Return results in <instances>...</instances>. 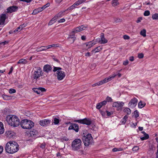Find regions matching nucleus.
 Wrapping results in <instances>:
<instances>
[{"instance_id": "1", "label": "nucleus", "mask_w": 158, "mask_h": 158, "mask_svg": "<svg viewBox=\"0 0 158 158\" xmlns=\"http://www.w3.org/2000/svg\"><path fill=\"white\" fill-rule=\"evenodd\" d=\"M19 146L18 143L14 141L8 142L6 144L5 149L9 153L13 154L17 152L19 149Z\"/></svg>"}, {"instance_id": "2", "label": "nucleus", "mask_w": 158, "mask_h": 158, "mask_svg": "<svg viewBox=\"0 0 158 158\" xmlns=\"http://www.w3.org/2000/svg\"><path fill=\"white\" fill-rule=\"evenodd\" d=\"M6 119L8 124L13 127H17L20 124L19 119L15 115H9L7 116Z\"/></svg>"}, {"instance_id": "3", "label": "nucleus", "mask_w": 158, "mask_h": 158, "mask_svg": "<svg viewBox=\"0 0 158 158\" xmlns=\"http://www.w3.org/2000/svg\"><path fill=\"white\" fill-rule=\"evenodd\" d=\"M20 125L23 128L29 129L33 127L34 126V124L33 122L31 120L25 119L21 121Z\"/></svg>"}, {"instance_id": "4", "label": "nucleus", "mask_w": 158, "mask_h": 158, "mask_svg": "<svg viewBox=\"0 0 158 158\" xmlns=\"http://www.w3.org/2000/svg\"><path fill=\"white\" fill-rule=\"evenodd\" d=\"M72 149L74 151H77L81 148V141L79 139H76L72 143Z\"/></svg>"}, {"instance_id": "5", "label": "nucleus", "mask_w": 158, "mask_h": 158, "mask_svg": "<svg viewBox=\"0 0 158 158\" xmlns=\"http://www.w3.org/2000/svg\"><path fill=\"white\" fill-rule=\"evenodd\" d=\"M82 139L85 145L86 146H88L91 143L93 138L91 134L89 133L86 135L83 136Z\"/></svg>"}, {"instance_id": "6", "label": "nucleus", "mask_w": 158, "mask_h": 158, "mask_svg": "<svg viewBox=\"0 0 158 158\" xmlns=\"http://www.w3.org/2000/svg\"><path fill=\"white\" fill-rule=\"evenodd\" d=\"M74 122L81 124H85L87 125H90L91 124L92 122L90 119L87 118L83 119L75 120L74 121Z\"/></svg>"}, {"instance_id": "7", "label": "nucleus", "mask_w": 158, "mask_h": 158, "mask_svg": "<svg viewBox=\"0 0 158 158\" xmlns=\"http://www.w3.org/2000/svg\"><path fill=\"white\" fill-rule=\"evenodd\" d=\"M42 70L40 67L37 68V69L35 70L33 74V77L34 79L37 80L40 76H42Z\"/></svg>"}, {"instance_id": "8", "label": "nucleus", "mask_w": 158, "mask_h": 158, "mask_svg": "<svg viewBox=\"0 0 158 158\" xmlns=\"http://www.w3.org/2000/svg\"><path fill=\"white\" fill-rule=\"evenodd\" d=\"M86 0H78L77 2H75L73 5H72L69 7L66 10L67 11L68 10H73L77 6H78L79 5L82 4V3L85 2Z\"/></svg>"}, {"instance_id": "9", "label": "nucleus", "mask_w": 158, "mask_h": 158, "mask_svg": "<svg viewBox=\"0 0 158 158\" xmlns=\"http://www.w3.org/2000/svg\"><path fill=\"white\" fill-rule=\"evenodd\" d=\"M51 123V120L48 119H44L40 120L39 122V124L42 126L46 127L49 125Z\"/></svg>"}, {"instance_id": "10", "label": "nucleus", "mask_w": 158, "mask_h": 158, "mask_svg": "<svg viewBox=\"0 0 158 158\" xmlns=\"http://www.w3.org/2000/svg\"><path fill=\"white\" fill-rule=\"evenodd\" d=\"M57 77L58 80H61L65 77V73L64 71L58 70L56 72Z\"/></svg>"}, {"instance_id": "11", "label": "nucleus", "mask_w": 158, "mask_h": 158, "mask_svg": "<svg viewBox=\"0 0 158 158\" xmlns=\"http://www.w3.org/2000/svg\"><path fill=\"white\" fill-rule=\"evenodd\" d=\"M18 7L16 6H10L7 8V12L8 13H11L16 12L18 10Z\"/></svg>"}, {"instance_id": "12", "label": "nucleus", "mask_w": 158, "mask_h": 158, "mask_svg": "<svg viewBox=\"0 0 158 158\" xmlns=\"http://www.w3.org/2000/svg\"><path fill=\"white\" fill-rule=\"evenodd\" d=\"M71 125L69 127V130H73L76 132H78L79 131V126L77 124L70 123Z\"/></svg>"}, {"instance_id": "13", "label": "nucleus", "mask_w": 158, "mask_h": 158, "mask_svg": "<svg viewBox=\"0 0 158 158\" xmlns=\"http://www.w3.org/2000/svg\"><path fill=\"white\" fill-rule=\"evenodd\" d=\"M137 101V99L136 98H134L131 99L129 103V106L132 108L134 107L136 105Z\"/></svg>"}, {"instance_id": "14", "label": "nucleus", "mask_w": 158, "mask_h": 158, "mask_svg": "<svg viewBox=\"0 0 158 158\" xmlns=\"http://www.w3.org/2000/svg\"><path fill=\"white\" fill-rule=\"evenodd\" d=\"M124 105V103L122 102H116L113 103L112 106L113 107L122 108Z\"/></svg>"}, {"instance_id": "15", "label": "nucleus", "mask_w": 158, "mask_h": 158, "mask_svg": "<svg viewBox=\"0 0 158 158\" xmlns=\"http://www.w3.org/2000/svg\"><path fill=\"white\" fill-rule=\"evenodd\" d=\"M32 90L35 92L36 93L38 94H40L41 92H45L46 91V89L45 88L42 87L33 88Z\"/></svg>"}, {"instance_id": "16", "label": "nucleus", "mask_w": 158, "mask_h": 158, "mask_svg": "<svg viewBox=\"0 0 158 158\" xmlns=\"http://www.w3.org/2000/svg\"><path fill=\"white\" fill-rule=\"evenodd\" d=\"M6 18V14H2L0 16V25H4L5 20Z\"/></svg>"}, {"instance_id": "17", "label": "nucleus", "mask_w": 158, "mask_h": 158, "mask_svg": "<svg viewBox=\"0 0 158 158\" xmlns=\"http://www.w3.org/2000/svg\"><path fill=\"white\" fill-rule=\"evenodd\" d=\"M100 40L99 41V42L100 44H105L107 42V40L104 38V34L102 33L101 34Z\"/></svg>"}, {"instance_id": "18", "label": "nucleus", "mask_w": 158, "mask_h": 158, "mask_svg": "<svg viewBox=\"0 0 158 158\" xmlns=\"http://www.w3.org/2000/svg\"><path fill=\"white\" fill-rule=\"evenodd\" d=\"M68 12H67V10H65L63 11H61L59 12L58 14H57L55 17L57 19L58 18H60L63 15H64L68 13Z\"/></svg>"}, {"instance_id": "19", "label": "nucleus", "mask_w": 158, "mask_h": 158, "mask_svg": "<svg viewBox=\"0 0 158 158\" xmlns=\"http://www.w3.org/2000/svg\"><path fill=\"white\" fill-rule=\"evenodd\" d=\"M52 69V67L49 65L47 64L44 66V72L48 73Z\"/></svg>"}, {"instance_id": "20", "label": "nucleus", "mask_w": 158, "mask_h": 158, "mask_svg": "<svg viewBox=\"0 0 158 158\" xmlns=\"http://www.w3.org/2000/svg\"><path fill=\"white\" fill-rule=\"evenodd\" d=\"M141 132L143 134V136L140 138L142 140H144L148 139L149 136L148 134L146 133L144 131H142Z\"/></svg>"}, {"instance_id": "21", "label": "nucleus", "mask_w": 158, "mask_h": 158, "mask_svg": "<svg viewBox=\"0 0 158 158\" xmlns=\"http://www.w3.org/2000/svg\"><path fill=\"white\" fill-rule=\"evenodd\" d=\"M4 132V129L2 123L0 122V134H2Z\"/></svg>"}, {"instance_id": "22", "label": "nucleus", "mask_w": 158, "mask_h": 158, "mask_svg": "<svg viewBox=\"0 0 158 158\" xmlns=\"http://www.w3.org/2000/svg\"><path fill=\"white\" fill-rule=\"evenodd\" d=\"M128 117L127 115H125L123 118L122 119L120 122L122 124H125L127 121Z\"/></svg>"}, {"instance_id": "23", "label": "nucleus", "mask_w": 158, "mask_h": 158, "mask_svg": "<svg viewBox=\"0 0 158 158\" xmlns=\"http://www.w3.org/2000/svg\"><path fill=\"white\" fill-rule=\"evenodd\" d=\"M42 11V9H41L40 7H39L37 9H35L34 10H33L32 14L33 15H35V14H37L38 13H39L40 12Z\"/></svg>"}, {"instance_id": "24", "label": "nucleus", "mask_w": 158, "mask_h": 158, "mask_svg": "<svg viewBox=\"0 0 158 158\" xmlns=\"http://www.w3.org/2000/svg\"><path fill=\"white\" fill-rule=\"evenodd\" d=\"M102 48L101 46H99L93 50L92 51H95V53H96L101 51L102 50Z\"/></svg>"}, {"instance_id": "25", "label": "nucleus", "mask_w": 158, "mask_h": 158, "mask_svg": "<svg viewBox=\"0 0 158 158\" xmlns=\"http://www.w3.org/2000/svg\"><path fill=\"white\" fill-rule=\"evenodd\" d=\"M116 76V75L115 74H113L112 75L109 76L108 77L106 78L107 81L108 82L110 81L112 79L114 78Z\"/></svg>"}, {"instance_id": "26", "label": "nucleus", "mask_w": 158, "mask_h": 158, "mask_svg": "<svg viewBox=\"0 0 158 158\" xmlns=\"http://www.w3.org/2000/svg\"><path fill=\"white\" fill-rule=\"evenodd\" d=\"M24 27H25V26H24V24L20 25L19 27H18L15 30H14V32H15L17 31H19L22 30Z\"/></svg>"}, {"instance_id": "27", "label": "nucleus", "mask_w": 158, "mask_h": 158, "mask_svg": "<svg viewBox=\"0 0 158 158\" xmlns=\"http://www.w3.org/2000/svg\"><path fill=\"white\" fill-rule=\"evenodd\" d=\"M46 46H42L39 48H37L36 51L37 52H41L42 51H45L46 50Z\"/></svg>"}, {"instance_id": "28", "label": "nucleus", "mask_w": 158, "mask_h": 158, "mask_svg": "<svg viewBox=\"0 0 158 158\" xmlns=\"http://www.w3.org/2000/svg\"><path fill=\"white\" fill-rule=\"evenodd\" d=\"M56 19H57L55 16L48 23V25H52L54 23H55L56 21Z\"/></svg>"}, {"instance_id": "29", "label": "nucleus", "mask_w": 158, "mask_h": 158, "mask_svg": "<svg viewBox=\"0 0 158 158\" xmlns=\"http://www.w3.org/2000/svg\"><path fill=\"white\" fill-rule=\"evenodd\" d=\"M123 112L124 113H126L127 115H129L131 113V110L128 108H125L123 110Z\"/></svg>"}, {"instance_id": "30", "label": "nucleus", "mask_w": 158, "mask_h": 158, "mask_svg": "<svg viewBox=\"0 0 158 158\" xmlns=\"http://www.w3.org/2000/svg\"><path fill=\"white\" fill-rule=\"evenodd\" d=\"M145 103L142 102L141 101H140L138 103V106L140 108H143L145 106Z\"/></svg>"}, {"instance_id": "31", "label": "nucleus", "mask_w": 158, "mask_h": 158, "mask_svg": "<svg viewBox=\"0 0 158 158\" xmlns=\"http://www.w3.org/2000/svg\"><path fill=\"white\" fill-rule=\"evenodd\" d=\"M27 62L26 59H22L19 60L17 63L26 64L27 63Z\"/></svg>"}, {"instance_id": "32", "label": "nucleus", "mask_w": 158, "mask_h": 158, "mask_svg": "<svg viewBox=\"0 0 158 158\" xmlns=\"http://www.w3.org/2000/svg\"><path fill=\"white\" fill-rule=\"evenodd\" d=\"M94 44L93 42L90 41L86 43V46L87 48H89L93 46Z\"/></svg>"}, {"instance_id": "33", "label": "nucleus", "mask_w": 158, "mask_h": 158, "mask_svg": "<svg viewBox=\"0 0 158 158\" xmlns=\"http://www.w3.org/2000/svg\"><path fill=\"white\" fill-rule=\"evenodd\" d=\"M53 120H54L53 122H54V124H55V125L58 124L59 123L60 120H59V119L57 118L56 117H54L53 118Z\"/></svg>"}, {"instance_id": "34", "label": "nucleus", "mask_w": 158, "mask_h": 158, "mask_svg": "<svg viewBox=\"0 0 158 158\" xmlns=\"http://www.w3.org/2000/svg\"><path fill=\"white\" fill-rule=\"evenodd\" d=\"M3 98L6 100H8L10 99L11 96L6 95H2V96Z\"/></svg>"}, {"instance_id": "35", "label": "nucleus", "mask_w": 158, "mask_h": 158, "mask_svg": "<svg viewBox=\"0 0 158 158\" xmlns=\"http://www.w3.org/2000/svg\"><path fill=\"white\" fill-rule=\"evenodd\" d=\"M146 30L145 29H143L140 32V34L143 36V37H145L146 36Z\"/></svg>"}, {"instance_id": "36", "label": "nucleus", "mask_w": 158, "mask_h": 158, "mask_svg": "<svg viewBox=\"0 0 158 158\" xmlns=\"http://www.w3.org/2000/svg\"><path fill=\"white\" fill-rule=\"evenodd\" d=\"M118 0H113L112 1V4L113 6H115L119 4Z\"/></svg>"}, {"instance_id": "37", "label": "nucleus", "mask_w": 158, "mask_h": 158, "mask_svg": "<svg viewBox=\"0 0 158 158\" xmlns=\"http://www.w3.org/2000/svg\"><path fill=\"white\" fill-rule=\"evenodd\" d=\"M80 31V29H79V28L78 27H77L73 30L72 31V32L73 33H77L78 32Z\"/></svg>"}, {"instance_id": "38", "label": "nucleus", "mask_w": 158, "mask_h": 158, "mask_svg": "<svg viewBox=\"0 0 158 158\" xmlns=\"http://www.w3.org/2000/svg\"><path fill=\"white\" fill-rule=\"evenodd\" d=\"M78 27L79 28V29H80V31L85 30L87 27V26L85 25H82Z\"/></svg>"}, {"instance_id": "39", "label": "nucleus", "mask_w": 158, "mask_h": 158, "mask_svg": "<svg viewBox=\"0 0 158 158\" xmlns=\"http://www.w3.org/2000/svg\"><path fill=\"white\" fill-rule=\"evenodd\" d=\"M152 18L153 19H158V13H155L153 14Z\"/></svg>"}, {"instance_id": "40", "label": "nucleus", "mask_w": 158, "mask_h": 158, "mask_svg": "<svg viewBox=\"0 0 158 158\" xmlns=\"http://www.w3.org/2000/svg\"><path fill=\"white\" fill-rule=\"evenodd\" d=\"M73 36V35H72V36H71V35H70V37H69V40L70 41H71L72 43L74 42L76 38L75 37L72 36Z\"/></svg>"}, {"instance_id": "41", "label": "nucleus", "mask_w": 158, "mask_h": 158, "mask_svg": "<svg viewBox=\"0 0 158 158\" xmlns=\"http://www.w3.org/2000/svg\"><path fill=\"white\" fill-rule=\"evenodd\" d=\"M69 140V139H68L66 136H63L61 138H60V140L62 142H63L64 141H67Z\"/></svg>"}, {"instance_id": "42", "label": "nucleus", "mask_w": 158, "mask_h": 158, "mask_svg": "<svg viewBox=\"0 0 158 158\" xmlns=\"http://www.w3.org/2000/svg\"><path fill=\"white\" fill-rule=\"evenodd\" d=\"M36 133V131L34 130L30 131V134L31 136H32L35 135Z\"/></svg>"}, {"instance_id": "43", "label": "nucleus", "mask_w": 158, "mask_h": 158, "mask_svg": "<svg viewBox=\"0 0 158 158\" xmlns=\"http://www.w3.org/2000/svg\"><path fill=\"white\" fill-rule=\"evenodd\" d=\"M106 102H113L112 98L109 96H107L105 100Z\"/></svg>"}, {"instance_id": "44", "label": "nucleus", "mask_w": 158, "mask_h": 158, "mask_svg": "<svg viewBox=\"0 0 158 158\" xmlns=\"http://www.w3.org/2000/svg\"><path fill=\"white\" fill-rule=\"evenodd\" d=\"M61 68L60 67H57L54 66V69L53 70V72H55L56 71H58V70H61Z\"/></svg>"}, {"instance_id": "45", "label": "nucleus", "mask_w": 158, "mask_h": 158, "mask_svg": "<svg viewBox=\"0 0 158 158\" xmlns=\"http://www.w3.org/2000/svg\"><path fill=\"white\" fill-rule=\"evenodd\" d=\"M50 5L49 3H48L45 5L44 6H43L40 7L41 9H42V11L44 10L45 8L49 6Z\"/></svg>"}, {"instance_id": "46", "label": "nucleus", "mask_w": 158, "mask_h": 158, "mask_svg": "<svg viewBox=\"0 0 158 158\" xmlns=\"http://www.w3.org/2000/svg\"><path fill=\"white\" fill-rule=\"evenodd\" d=\"M134 113V115L135 118H137L139 116V112L137 110L135 111Z\"/></svg>"}, {"instance_id": "47", "label": "nucleus", "mask_w": 158, "mask_h": 158, "mask_svg": "<svg viewBox=\"0 0 158 158\" xmlns=\"http://www.w3.org/2000/svg\"><path fill=\"white\" fill-rule=\"evenodd\" d=\"M150 12L149 10H146L144 12L143 15L145 16H148L150 15Z\"/></svg>"}, {"instance_id": "48", "label": "nucleus", "mask_w": 158, "mask_h": 158, "mask_svg": "<svg viewBox=\"0 0 158 158\" xmlns=\"http://www.w3.org/2000/svg\"><path fill=\"white\" fill-rule=\"evenodd\" d=\"M16 92V90L13 89H10L9 90V93L10 94L15 93Z\"/></svg>"}, {"instance_id": "49", "label": "nucleus", "mask_w": 158, "mask_h": 158, "mask_svg": "<svg viewBox=\"0 0 158 158\" xmlns=\"http://www.w3.org/2000/svg\"><path fill=\"white\" fill-rule=\"evenodd\" d=\"M102 106L101 104H100V103H98L96 106V108L98 109H100L101 107H102Z\"/></svg>"}, {"instance_id": "50", "label": "nucleus", "mask_w": 158, "mask_h": 158, "mask_svg": "<svg viewBox=\"0 0 158 158\" xmlns=\"http://www.w3.org/2000/svg\"><path fill=\"white\" fill-rule=\"evenodd\" d=\"M100 113L102 114V116L103 117H105L106 116V112L105 111H102L101 110H100Z\"/></svg>"}, {"instance_id": "51", "label": "nucleus", "mask_w": 158, "mask_h": 158, "mask_svg": "<svg viewBox=\"0 0 158 158\" xmlns=\"http://www.w3.org/2000/svg\"><path fill=\"white\" fill-rule=\"evenodd\" d=\"M40 147L43 149H44L45 147V143H43L41 144L40 146Z\"/></svg>"}, {"instance_id": "52", "label": "nucleus", "mask_w": 158, "mask_h": 158, "mask_svg": "<svg viewBox=\"0 0 158 158\" xmlns=\"http://www.w3.org/2000/svg\"><path fill=\"white\" fill-rule=\"evenodd\" d=\"M103 84H104V83L102 80L96 83L97 85L98 86L102 85Z\"/></svg>"}, {"instance_id": "53", "label": "nucleus", "mask_w": 158, "mask_h": 158, "mask_svg": "<svg viewBox=\"0 0 158 158\" xmlns=\"http://www.w3.org/2000/svg\"><path fill=\"white\" fill-rule=\"evenodd\" d=\"M123 38L124 40H129L130 38L128 35H125L123 36Z\"/></svg>"}, {"instance_id": "54", "label": "nucleus", "mask_w": 158, "mask_h": 158, "mask_svg": "<svg viewBox=\"0 0 158 158\" xmlns=\"http://www.w3.org/2000/svg\"><path fill=\"white\" fill-rule=\"evenodd\" d=\"M138 57L140 59L142 58L143 57V54L142 53L139 54L138 55Z\"/></svg>"}, {"instance_id": "55", "label": "nucleus", "mask_w": 158, "mask_h": 158, "mask_svg": "<svg viewBox=\"0 0 158 158\" xmlns=\"http://www.w3.org/2000/svg\"><path fill=\"white\" fill-rule=\"evenodd\" d=\"M114 21L116 23H118L121 21V20L119 18H115L114 19Z\"/></svg>"}, {"instance_id": "56", "label": "nucleus", "mask_w": 158, "mask_h": 158, "mask_svg": "<svg viewBox=\"0 0 158 158\" xmlns=\"http://www.w3.org/2000/svg\"><path fill=\"white\" fill-rule=\"evenodd\" d=\"M139 149V148L138 146H135L132 148L133 151H136L138 150Z\"/></svg>"}, {"instance_id": "57", "label": "nucleus", "mask_w": 158, "mask_h": 158, "mask_svg": "<svg viewBox=\"0 0 158 158\" xmlns=\"http://www.w3.org/2000/svg\"><path fill=\"white\" fill-rule=\"evenodd\" d=\"M65 21V19H64L63 18V19H60L58 21V22L59 23H63V22H64Z\"/></svg>"}, {"instance_id": "58", "label": "nucleus", "mask_w": 158, "mask_h": 158, "mask_svg": "<svg viewBox=\"0 0 158 158\" xmlns=\"http://www.w3.org/2000/svg\"><path fill=\"white\" fill-rule=\"evenodd\" d=\"M3 148L2 146L0 145V154L3 152Z\"/></svg>"}, {"instance_id": "59", "label": "nucleus", "mask_w": 158, "mask_h": 158, "mask_svg": "<svg viewBox=\"0 0 158 158\" xmlns=\"http://www.w3.org/2000/svg\"><path fill=\"white\" fill-rule=\"evenodd\" d=\"M106 100H104L103 101V102H100V104L102 105V106L104 105H105L106 104Z\"/></svg>"}, {"instance_id": "60", "label": "nucleus", "mask_w": 158, "mask_h": 158, "mask_svg": "<svg viewBox=\"0 0 158 158\" xmlns=\"http://www.w3.org/2000/svg\"><path fill=\"white\" fill-rule=\"evenodd\" d=\"M20 1L24 2H27V3H29L31 2L32 0H19Z\"/></svg>"}, {"instance_id": "61", "label": "nucleus", "mask_w": 158, "mask_h": 158, "mask_svg": "<svg viewBox=\"0 0 158 158\" xmlns=\"http://www.w3.org/2000/svg\"><path fill=\"white\" fill-rule=\"evenodd\" d=\"M13 70V67L12 66V67H11L10 68V71L8 73V74H10L11 73Z\"/></svg>"}, {"instance_id": "62", "label": "nucleus", "mask_w": 158, "mask_h": 158, "mask_svg": "<svg viewBox=\"0 0 158 158\" xmlns=\"http://www.w3.org/2000/svg\"><path fill=\"white\" fill-rule=\"evenodd\" d=\"M106 112L107 113V116H109L111 115V113L110 112L108 111L107 110L106 111Z\"/></svg>"}, {"instance_id": "63", "label": "nucleus", "mask_w": 158, "mask_h": 158, "mask_svg": "<svg viewBox=\"0 0 158 158\" xmlns=\"http://www.w3.org/2000/svg\"><path fill=\"white\" fill-rule=\"evenodd\" d=\"M129 60L131 61H133L134 60V57L133 56H130L129 57Z\"/></svg>"}, {"instance_id": "64", "label": "nucleus", "mask_w": 158, "mask_h": 158, "mask_svg": "<svg viewBox=\"0 0 158 158\" xmlns=\"http://www.w3.org/2000/svg\"><path fill=\"white\" fill-rule=\"evenodd\" d=\"M128 64V60H127L123 62V64L126 65Z\"/></svg>"}]
</instances>
